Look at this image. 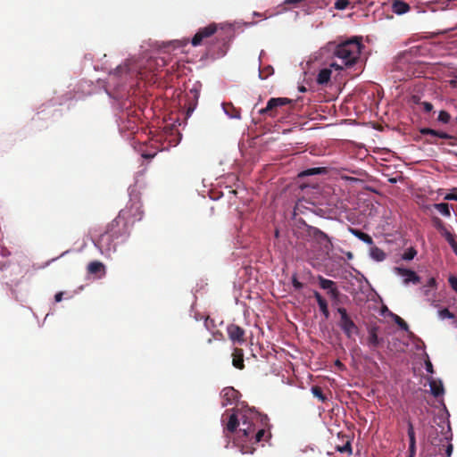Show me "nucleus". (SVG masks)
Segmentation results:
<instances>
[{"label":"nucleus","instance_id":"obj_30","mask_svg":"<svg viewBox=\"0 0 457 457\" xmlns=\"http://www.w3.org/2000/svg\"><path fill=\"white\" fill-rule=\"evenodd\" d=\"M430 390L434 396L438 397L444 394V387L441 383H436V381L430 382Z\"/></svg>","mask_w":457,"mask_h":457},{"label":"nucleus","instance_id":"obj_5","mask_svg":"<svg viewBox=\"0 0 457 457\" xmlns=\"http://www.w3.org/2000/svg\"><path fill=\"white\" fill-rule=\"evenodd\" d=\"M126 212L122 217L129 226H132L136 221H138L143 217L142 204L139 200H130L126 207L119 213Z\"/></svg>","mask_w":457,"mask_h":457},{"label":"nucleus","instance_id":"obj_7","mask_svg":"<svg viewBox=\"0 0 457 457\" xmlns=\"http://www.w3.org/2000/svg\"><path fill=\"white\" fill-rule=\"evenodd\" d=\"M116 237H112L106 231L99 236L95 241V245L99 249L102 254L109 257L112 253L116 252Z\"/></svg>","mask_w":457,"mask_h":457},{"label":"nucleus","instance_id":"obj_20","mask_svg":"<svg viewBox=\"0 0 457 457\" xmlns=\"http://www.w3.org/2000/svg\"><path fill=\"white\" fill-rule=\"evenodd\" d=\"M240 425L238 417L236 413H232L228 417V420L224 428V433H234ZM227 436L228 434H226Z\"/></svg>","mask_w":457,"mask_h":457},{"label":"nucleus","instance_id":"obj_41","mask_svg":"<svg viewBox=\"0 0 457 457\" xmlns=\"http://www.w3.org/2000/svg\"><path fill=\"white\" fill-rule=\"evenodd\" d=\"M445 200H454L457 201V188L454 187L453 191L449 194H447L445 197Z\"/></svg>","mask_w":457,"mask_h":457},{"label":"nucleus","instance_id":"obj_40","mask_svg":"<svg viewBox=\"0 0 457 457\" xmlns=\"http://www.w3.org/2000/svg\"><path fill=\"white\" fill-rule=\"evenodd\" d=\"M292 284L295 290H300L303 287V284L297 279L295 275L292 277Z\"/></svg>","mask_w":457,"mask_h":457},{"label":"nucleus","instance_id":"obj_18","mask_svg":"<svg viewBox=\"0 0 457 457\" xmlns=\"http://www.w3.org/2000/svg\"><path fill=\"white\" fill-rule=\"evenodd\" d=\"M378 328L372 327L368 330L367 343L371 350H376L383 342V339L378 337Z\"/></svg>","mask_w":457,"mask_h":457},{"label":"nucleus","instance_id":"obj_52","mask_svg":"<svg viewBox=\"0 0 457 457\" xmlns=\"http://www.w3.org/2000/svg\"><path fill=\"white\" fill-rule=\"evenodd\" d=\"M208 320H209V318H206V319H205V321H204V324H205V326H206V327L208 326V325H207Z\"/></svg>","mask_w":457,"mask_h":457},{"label":"nucleus","instance_id":"obj_48","mask_svg":"<svg viewBox=\"0 0 457 457\" xmlns=\"http://www.w3.org/2000/svg\"><path fill=\"white\" fill-rule=\"evenodd\" d=\"M445 452H446L447 456L449 457L453 453V445H448Z\"/></svg>","mask_w":457,"mask_h":457},{"label":"nucleus","instance_id":"obj_22","mask_svg":"<svg viewBox=\"0 0 457 457\" xmlns=\"http://www.w3.org/2000/svg\"><path fill=\"white\" fill-rule=\"evenodd\" d=\"M87 272L89 274L96 275V274H105V267L104 265L98 261L91 262L87 265Z\"/></svg>","mask_w":457,"mask_h":457},{"label":"nucleus","instance_id":"obj_50","mask_svg":"<svg viewBox=\"0 0 457 457\" xmlns=\"http://www.w3.org/2000/svg\"><path fill=\"white\" fill-rule=\"evenodd\" d=\"M5 267V263L0 262V269L3 270Z\"/></svg>","mask_w":457,"mask_h":457},{"label":"nucleus","instance_id":"obj_37","mask_svg":"<svg viewBox=\"0 0 457 457\" xmlns=\"http://www.w3.org/2000/svg\"><path fill=\"white\" fill-rule=\"evenodd\" d=\"M394 321L403 330L408 331L409 326L404 320H403L400 316L395 314Z\"/></svg>","mask_w":457,"mask_h":457},{"label":"nucleus","instance_id":"obj_42","mask_svg":"<svg viewBox=\"0 0 457 457\" xmlns=\"http://www.w3.org/2000/svg\"><path fill=\"white\" fill-rule=\"evenodd\" d=\"M209 53H210L212 56H214V57H216V58H219V57H222V56H224V55L226 54V49L220 48V49L219 50V52L215 53L214 51H212V48H210V49H209Z\"/></svg>","mask_w":457,"mask_h":457},{"label":"nucleus","instance_id":"obj_23","mask_svg":"<svg viewBox=\"0 0 457 457\" xmlns=\"http://www.w3.org/2000/svg\"><path fill=\"white\" fill-rule=\"evenodd\" d=\"M409 10V4L402 0H394L392 3V11L398 15L406 13Z\"/></svg>","mask_w":457,"mask_h":457},{"label":"nucleus","instance_id":"obj_32","mask_svg":"<svg viewBox=\"0 0 457 457\" xmlns=\"http://www.w3.org/2000/svg\"><path fill=\"white\" fill-rule=\"evenodd\" d=\"M273 73H274L273 67L270 65H268L259 71V77L261 79H266L267 78L271 76Z\"/></svg>","mask_w":457,"mask_h":457},{"label":"nucleus","instance_id":"obj_36","mask_svg":"<svg viewBox=\"0 0 457 457\" xmlns=\"http://www.w3.org/2000/svg\"><path fill=\"white\" fill-rule=\"evenodd\" d=\"M438 316L440 319H455V316L447 308H444L438 311Z\"/></svg>","mask_w":457,"mask_h":457},{"label":"nucleus","instance_id":"obj_35","mask_svg":"<svg viewBox=\"0 0 457 457\" xmlns=\"http://www.w3.org/2000/svg\"><path fill=\"white\" fill-rule=\"evenodd\" d=\"M336 450L340 453H347L348 454H352V445L350 440H346V443L344 445H337Z\"/></svg>","mask_w":457,"mask_h":457},{"label":"nucleus","instance_id":"obj_10","mask_svg":"<svg viewBox=\"0 0 457 457\" xmlns=\"http://www.w3.org/2000/svg\"><path fill=\"white\" fill-rule=\"evenodd\" d=\"M217 31V25L211 23L206 27L200 28L191 40V44L194 46H200L204 40H207L212 37Z\"/></svg>","mask_w":457,"mask_h":457},{"label":"nucleus","instance_id":"obj_28","mask_svg":"<svg viewBox=\"0 0 457 457\" xmlns=\"http://www.w3.org/2000/svg\"><path fill=\"white\" fill-rule=\"evenodd\" d=\"M312 393L314 397L318 398L321 403H325L328 401V396L323 393V390L319 386H314L312 387Z\"/></svg>","mask_w":457,"mask_h":457},{"label":"nucleus","instance_id":"obj_3","mask_svg":"<svg viewBox=\"0 0 457 457\" xmlns=\"http://www.w3.org/2000/svg\"><path fill=\"white\" fill-rule=\"evenodd\" d=\"M302 234V238L305 241L303 247L306 251L329 250L332 245L328 236L318 228L305 225Z\"/></svg>","mask_w":457,"mask_h":457},{"label":"nucleus","instance_id":"obj_17","mask_svg":"<svg viewBox=\"0 0 457 457\" xmlns=\"http://www.w3.org/2000/svg\"><path fill=\"white\" fill-rule=\"evenodd\" d=\"M239 392L231 386L225 387L221 391V405L223 407L233 403L238 397Z\"/></svg>","mask_w":457,"mask_h":457},{"label":"nucleus","instance_id":"obj_43","mask_svg":"<svg viewBox=\"0 0 457 457\" xmlns=\"http://www.w3.org/2000/svg\"><path fill=\"white\" fill-rule=\"evenodd\" d=\"M448 282H449L451 287L457 293V278L454 276H451L448 278Z\"/></svg>","mask_w":457,"mask_h":457},{"label":"nucleus","instance_id":"obj_2","mask_svg":"<svg viewBox=\"0 0 457 457\" xmlns=\"http://www.w3.org/2000/svg\"><path fill=\"white\" fill-rule=\"evenodd\" d=\"M361 47V39L353 37L338 44L334 50V55L341 59L342 65L352 66L358 61Z\"/></svg>","mask_w":457,"mask_h":457},{"label":"nucleus","instance_id":"obj_12","mask_svg":"<svg viewBox=\"0 0 457 457\" xmlns=\"http://www.w3.org/2000/svg\"><path fill=\"white\" fill-rule=\"evenodd\" d=\"M201 85L197 82L187 93V113L194 112L200 96Z\"/></svg>","mask_w":457,"mask_h":457},{"label":"nucleus","instance_id":"obj_24","mask_svg":"<svg viewBox=\"0 0 457 457\" xmlns=\"http://www.w3.org/2000/svg\"><path fill=\"white\" fill-rule=\"evenodd\" d=\"M349 231L353 236H355L357 238H359L362 242L366 243L367 245H372L374 244L372 237L369 234L364 233V232H362L357 228H349Z\"/></svg>","mask_w":457,"mask_h":457},{"label":"nucleus","instance_id":"obj_49","mask_svg":"<svg viewBox=\"0 0 457 457\" xmlns=\"http://www.w3.org/2000/svg\"><path fill=\"white\" fill-rule=\"evenodd\" d=\"M330 67L335 68V69H337V70H341V69L343 68V66H342V65H338V64H337L336 62H332V63L330 64Z\"/></svg>","mask_w":457,"mask_h":457},{"label":"nucleus","instance_id":"obj_1","mask_svg":"<svg viewBox=\"0 0 457 457\" xmlns=\"http://www.w3.org/2000/svg\"><path fill=\"white\" fill-rule=\"evenodd\" d=\"M270 420L266 414H262L253 409H248L241 412V428L239 437L242 441L251 445L267 442L271 437L270 432ZM242 453H253L254 448L252 445L242 444L240 445Z\"/></svg>","mask_w":457,"mask_h":457},{"label":"nucleus","instance_id":"obj_26","mask_svg":"<svg viewBox=\"0 0 457 457\" xmlns=\"http://www.w3.org/2000/svg\"><path fill=\"white\" fill-rule=\"evenodd\" d=\"M325 172H326V168H324V167L311 168V169H306V170L301 171L299 173V177L303 178V177H308V176H312V175H317V174H322Z\"/></svg>","mask_w":457,"mask_h":457},{"label":"nucleus","instance_id":"obj_13","mask_svg":"<svg viewBox=\"0 0 457 457\" xmlns=\"http://www.w3.org/2000/svg\"><path fill=\"white\" fill-rule=\"evenodd\" d=\"M407 434L409 437L408 457H415L416 454V436L414 426L410 418L406 419Z\"/></svg>","mask_w":457,"mask_h":457},{"label":"nucleus","instance_id":"obj_14","mask_svg":"<svg viewBox=\"0 0 457 457\" xmlns=\"http://www.w3.org/2000/svg\"><path fill=\"white\" fill-rule=\"evenodd\" d=\"M227 332L228 337L234 343L242 344L245 341V330L236 324H229L227 327Z\"/></svg>","mask_w":457,"mask_h":457},{"label":"nucleus","instance_id":"obj_21","mask_svg":"<svg viewBox=\"0 0 457 457\" xmlns=\"http://www.w3.org/2000/svg\"><path fill=\"white\" fill-rule=\"evenodd\" d=\"M232 356L233 366L238 370H243L245 368L243 350L240 348H235Z\"/></svg>","mask_w":457,"mask_h":457},{"label":"nucleus","instance_id":"obj_44","mask_svg":"<svg viewBox=\"0 0 457 457\" xmlns=\"http://www.w3.org/2000/svg\"><path fill=\"white\" fill-rule=\"evenodd\" d=\"M421 105L426 112H430L433 110V104L429 102H422Z\"/></svg>","mask_w":457,"mask_h":457},{"label":"nucleus","instance_id":"obj_31","mask_svg":"<svg viewBox=\"0 0 457 457\" xmlns=\"http://www.w3.org/2000/svg\"><path fill=\"white\" fill-rule=\"evenodd\" d=\"M370 255L374 260L379 261V262L385 260V258H386V253H384V251L377 246H373L371 248Z\"/></svg>","mask_w":457,"mask_h":457},{"label":"nucleus","instance_id":"obj_11","mask_svg":"<svg viewBox=\"0 0 457 457\" xmlns=\"http://www.w3.org/2000/svg\"><path fill=\"white\" fill-rule=\"evenodd\" d=\"M318 282L320 287V288L327 290V294L330 297V299L337 303L340 296V292L337 287V284L335 281L325 278L322 276H318Z\"/></svg>","mask_w":457,"mask_h":457},{"label":"nucleus","instance_id":"obj_33","mask_svg":"<svg viewBox=\"0 0 457 457\" xmlns=\"http://www.w3.org/2000/svg\"><path fill=\"white\" fill-rule=\"evenodd\" d=\"M432 221H433V225L435 226V228L436 229H438L444 236V233H445V230H447L444 222L437 217H434L432 219Z\"/></svg>","mask_w":457,"mask_h":457},{"label":"nucleus","instance_id":"obj_29","mask_svg":"<svg viewBox=\"0 0 457 457\" xmlns=\"http://www.w3.org/2000/svg\"><path fill=\"white\" fill-rule=\"evenodd\" d=\"M444 237L451 245L453 253L457 255V241L455 239V237L448 230H445V233H444Z\"/></svg>","mask_w":457,"mask_h":457},{"label":"nucleus","instance_id":"obj_16","mask_svg":"<svg viewBox=\"0 0 457 457\" xmlns=\"http://www.w3.org/2000/svg\"><path fill=\"white\" fill-rule=\"evenodd\" d=\"M420 134L421 135H428L430 136L432 138L431 139H428L427 142L429 143V144H437L436 141V138L438 137V138H444V139H452L453 138V136L445 133V132H442V131H437V130H435V129H428V128H423L420 130Z\"/></svg>","mask_w":457,"mask_h":457},{"label":"nucleus","instance_id":"obj_39","mask_svg":"<svg viewBox=\"0 0 457 457\" xmlns=\"http://www.w3.org/2000/svg\"><path fill=\"white\" fill-rule=\"evenodd\" d=\"M349 0H337L335 3V8L337 10H344L349 5Z\"/></svg>","mask_w":457,"mask_h":457},{"label":"nucleus","instance_id":"obj_8","mask_svg":"<svg viewBox=\"0 0 457 457\" xmlns=\"http://www.w3.org/2000/svg\"><path fill=\"white\" fill-rule=\"evenodd\" d=\"M133 61L126 60L122 64L119 65L113 71L110 73L112 79H120L121 83H126L137 74L136 68L132 67Z\"/></svg>","mask_w":457,"mask_h":457},{"label":"nucleus","instance_id":"obj_15","mask_svg":"<svg viewBox=\"0 0 457 457\" xmlns=\"http://www.w3.org/2000/svg\"><path fill=\"white\" fill-rule=\"evenodd\" d=\"M395 271L401 277L403 278V283L405 285L409 283L418 284L420 281V277L416 274L415 271L402 268V267H395Z\"/></svg>","mask_w":457,"mask_h":457},{"label":"nucleus","instance_id":"obj_38","mask_svg":"<svg viewBox=\"0 0 457 457\" xmlns=\"http://www.w3.org/2000/svg\"><path fill=\"white\" fill-rule=\"evenodd\" d=\"M450 119H451V115L449 114V112H447L446 111L439 112L438 117H437L438 121H440L444 124H446L450 121Z\"/></svg>","mask_w":457,"mask_h":457},{"label":"nucleus","instance_id":"obj_6","mask_svg":"<svg viewBox=\"0 0 457 457\" xmlns=\"http://www.w3.org/2000/svg\"><path fill=\"white\" fill-rule=\"evenodd\" d=\"M126 212L119 213L118 216L112 220L106 226L105 231L116 237L117 239L120 237H123L129 233V224L122 217Z\"/></svg>","mask_w":457,"mask_h":457},{"label":"nucleus","instance_id":"obj_9","mask_svg":"<svg viewBox=\"0 0 457 457\" xmlns=\"http://www.w3.org/2000/svg\"><path fill=\"white\" fill-rule=\"evenodd\" d=\"M292 100L287 97H273L270 98L265 108L259 110L261 115H267L274 118L278 115V110L279 107L292 104Z\"/></svg>","mask_w":457,"mask_h":457},{"label":"nucleus","instance_id":"obj_19","mask_svg":"<svg viewBox=\"0 0 457 457\" xmlns=\"http://www.w3.org/2000/svg\"><path fill=\"white\" fill-rule=\"evenodd\" d=\"M313 296L315 297V299L318 303L320 311L324 315L325 319H328L330 313L328 311V302L326 301V299L323 298V296L318 291L313 292Z\"/></svg>","mask_w":457,"mask_h":457},{"label":"nucleus","instance_id":"obj_4","mask_svg":"<svg viewBox=\"0 0 457 457\" xmlns=\"http://www.w3.org/2000/svg\"><path fill=\"white\" fill-rule=\"evenodd\" d=\"M337 311L340 316L338 326L340 327L345 337L351 339L353 337V336L358 335L360 329L358 326L354 323L351 316L348 314L346 309L344 307H338Z\"/></svg>","mask_w":457,"mask_h":457},{"label":"nucleus","instance_id":"obj_34","mask_svg":"<svg viewBox=\"0 0 457 457\" xmlns=\"http://www.w3.org/2000/svg\"><path fill=\"white\" fill-rule=\"evenodd\" d=\"M416 254L417 251L413 247H410L403 253L402 258L404 261H411L416 256Z\"/></svg>","mask_w":457,"mask_h":457},{"label":"nucleus","instance_id":"obj_53","mask_svg":"<svg viewBox=\"0 0 457 457\" xmlns=\"http://www.w3.org/2000/svg\"><path fill=\"white\" fill-rule=\"evenodd\" d=\"M337 365H341V362L339 361H337Z\"/></svg>","mask_w":457,"mask_h":457},{"label":"nucleus","instance_id":"obj_51","mask_svg":"<svg viewBox=\"0 0 457 457\" xmlns=\"http://www.w3.org/2000/svg\"><path fill=\"white\" fill-rule=\"evenodd\" d=\"M143 156H144L145 158H150V157H153L154 155H145V154H143Z\"/></svg>","mask_w":457,"mask_h":457},{"label":"nucleus","instance_id":"obj_54","mask_svg":"<svg viewBox=\"0 0 457 457\" xmlns=\"http://www.w3.org/2000/svg\"><path fill=\"white\" fill-rule=\"evenodd\" d=\"M301 91H305V88L303 87H301Z\"/></svg>","mask_w":457,"mask_h":457},{"label":"nucleus","instance_id":"obj_47","mask_svg":"<svg viewBox=\"0 0 457 457\" xmlns=\"http://www.w3.org/2000/svg\"><path fill=\"white\" fill-rule=\"evenodd\" d=\"M428 286L430 287H436V279L434 278H429Z\"/></svg>","mask_w":457,"mask_h":457},{"label":"nucleus","instance_id":"obj_27","mask_svg":"<svg viewBox=\"0 0 457 457\" xmlns=\"http://www.w3.org/2000/svg\"><path fill=\"white\" fill-rule=\"evenodd\" d=\"M433 208L436 209L438 212H440L445 217L451 216V212H450L448 204H445V203L434 204Z\"/></svg>","mask_w":457,"mask_h":457},{"label":"nucleus","instance_id":"obj_25","mask_svg":"<svg viewBox=\"0 0 457 457\" xmlns=\"http://www.w3.org/2000/svg\"><path fill=\"white\" fill-rule=\"evenodd\" d=\"M331 70L328 68L322 69L319 71L316 81L320 85H325L330 80Z\"/></svg>","mask_w":457,"mask_h":457},{"label":"nucleus","instance_id":"obj_45","mask_svg":"<svg viewBox=\"0 0 457 457\" xmlns=\"http://www.w3.org/2000/svg\"><path fill=\"white\" fill-rule=\"evenodd\" d=\"M426 370L428 372V373H433L434 370H433V365L432 363L430 362V361H428L426 362Z\"/></svg>","mask_w":457,"mask_h":457},{"label":"nucleus","instance_id":"obj_46","mask_svg":"<svg viewBox=\"0 0 457 457\" xmlns=\"http://www.w3.org/2000/svg\"><path fill=\"white\" fill-rule=\"evenodd\" d=\"M62 296H63V292H58L57 294H55V295H54L55 302H57V303L61 302L62 299Z\"/></svg>","mask_w":457,"mask_h":457}]
</instances>
